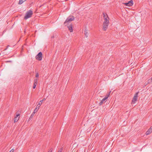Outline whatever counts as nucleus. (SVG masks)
<instances>
[{
  "instance_id": "f03ea898",
  "label": "nucleus",
  "mask_w": 152,
  "mask_h": 152,
  "mask_svg": "<svg viewBox=\"0 0 152 152\" xmlns=\"http://www.w3.org/2000/svg\"><path fill=\"white\" fill-rule=\"evenodd\" d=\"M74 20V18L73 16H70L68 17L66 20V21L64 22V23L66 25V23L69 24L71 21Z\"/></svg>"
},
{
  "instance_id": "0eeeda50",
  "label": "nucleus",
  "mask_w": 152,
  "mask_h": 152,
  "mask_svg": "<svg viewBox=\"0 0 152 152\" xmlns=\"http://www.w3.org/2000/svg\"><path fill=\"white\" fill-rule=\"evenodd\" d=\"M133 1L132 0H131L129 1L128 2L126 3H124V4L126 6H131L133 4Z\"/></svg>"
},
{
  "instance_id": "4be33fe9",
  "label": "nucleus",
  "mask_w": 152,
  "mask_h": 152,
  "mask_svg": "<svg viewBox=\"0 0 152 152\" xmlns=\"http://www.w3.org/2000/svg\"><path fill=\"white\" fill-rule=\"evenodd\" d=\"M36 85H33V88L34 89H35L36 88Z\"/></svg>"
},
{
  "instance_id": "a878e982",
  "label": "nucleus",
  "mask_w": 152,
  "mask_h": 152,
  "mask_svg": "<svg viewBox=\"0 0 152 152\" xmlns=\"http://www.w3.org/2000/svg\"><path fill=\"white\" fill-rule=\"evenodd\" d=\"M106 15L103 16V17H104V18H106Z\"/></svg>"
},
{
  "instance_id": "bb28decb",
  "label": "nucleus",
  "mask_w": 152,
  "mask_h": 152,
  "mask_svg": "<svg viewBox=\"0 0 152 152\" xmlns=\"http://www.w3.org/2000/svg\"><path fill=\"white\" fill-rule=\"evenodd\" d=\"M103 16L105 15V14L104 12L103 13Z\"/></svg>"
},
{
  "instance_id": "b1692460",
  "label": "nucleus",
  "mask_w": 152,
  "mask_h": 152,
  "mask_svg": "<svg viewBox=\"0 0 152 152\" xmlns=\"http://www.w3.org/2000/svg\"><path fill=\"white\" fill-rule=\"evenodd\" d=\"M14 151V149H12L10 151V152H13Z\"/></svg>"
},
{
  "instance_id": "cd10ccee",
  "label": "nucleus",
  "mask_w": 152,
  "mask_h": 152,
  "mask_svg": "<svg viewBox=\"0 0 152 152\" xmlns=\"http://www.w3.org/2000/svg\"><path fill=\"white\" fill-rule=\"evenodd\" d=\"M9 152H10V151Z\"/></svg>"
},
{
  "instance_id": "dca6fc26",
  "label": "nucleus",
  "mask_w": 152,
  "mask_h": 152,
  "mask_svg": "<svg viewBox=\"0 0 152 152\" xmlns=\"http://www.w3.org/2000/svg\"><path fill=\"white\" fill-rule=\"evenodd\" d=\"M69 30L70 31V32H72L73 31V29L72 26H69L68 27Z\"/></svg>"
},
{
  "instance_id": "9d476101",
  "label": "nucleus",
  "mask_w": 152,
  "mask_h": 152,
  "mask_svg": "<svg viewBox=\"0 0 152 152\" xmlns=\"http://www.w3.org/2000/svg\"><path fill=\"white\" fill-rule=\"evenodd\" d=\"M152 132V129L150 127L146 132L145 134L147 135H148L151 134Z\"/></svg>"
},
{
  "instance_id": "2eb2a0df",
  "label": "nucleus",
  "mask_w": 152,
  "mask_h": 152,
  "mask_svg": "<svg viewBox=\"0 0 152 152\" xmlns=\"http://www.w3.org/2000/svg\"><path fill=\"white\" fill-rule=\"evenodd\" d=\"M26 0H20L18 4H21L23 2L26 1Z\"/></svg>"
},
{
  "instance_id": "5701e85b",
  "label": "nucleus",
  "mask_w": 152,
  "mask_h": 152,
  "mask_svg": "<svg viewBox=\"0 0 152 152\" xmlns=\"http://www.w3.org/2000/svg\"><path fill=\"white\" fill-rule=\"evenodd\" d=\"M37 82H34V85H37Z\"/></svg>"
},
{
  "instance_id": "a211bd4d",
  "label": "nucleus",
  "mask_w": 152,
  "mask_h": 152,
  "mask_svg": "<svg viewBox=\"0 0 152 152\" xmlns=\"http://www.w3.org/2000/svg\"><path fill=\"white\" fill-rule=\"evenodd\" d=\"M36 77H39V74L38 73H37L35 75Z\"/></svg>"
},
{
  "instance_id": "6ab92c4d",
  "label": "nucleus",
  "mask_w": 152,
  "mask_h": 152,
  "mask_svg": "<svg viewBox=\"0 0 152 152\" xmlns=\"http://www.w3.org/2000/svg\"><path fill=\"white\" fill-rule=\"evenodd\" d=\"M53 150V149L52 148H51L50 149L49 151L48 152H52Z\"/></svg>"
},
{
  "instance_id": "f257e3e1",
  "label": "nucleus",
  "mask_w": 152,
  "mask_h": 152,
  "mask_svg": "<svg viewBox=\"0 0 152 152\" xmlns=\"http://www.w3.org/2000/svg\"><path fill=\"white\" fill-rule=\"evenodd\" d=\"M33 14V11L32 10H30L28 11L25 14V15L24 17V19L26 20L31 18L32 15Z\"/></svg>"
},
{
  "instance_id": "4468645a",
  "label": "nucleus",
  "mask_w": 152,
  "mask_h": 152,
  "mask_svg": "<svg viewBox=\"0 0 152 152\" xmlns=\"http://www.w3.org/2000/svg\"><path fill=\"white\" fill-rule=\"evenodd\" d=\"M152 82V80L150 79H148L147 81V83L146 82L145 84H146V85H147L148 84L150 83H151Z\"/></svg>"
},
{
  "instance_id": "1a4fd4ad",
  "label": "nucleus",
  "mask_w": 152,
  "mask_h": 152,
  "mask_svg": "<svg viewBox=\"0 0 152 152\" xmlns=\"http://www.w3.org/2000/svg\"><path fill=\"white\" fill-rule=\"evenodd\" d=\"M20 116V114H18L16 115L15 117L14 120V122L15 123L18 121L19 119V117H18V116Z\"/></svg>"
},
{
  "instance_id": "20e7f679",
  "label": "nucleus",
  "mask_w": 152,
  "mask_h": 152,
  "mask_svg": "<svg viewBox=\"0 0 152 152\" xmlns=\"http://www.w3.org/2000/svg\"><path fill=\"white\" fill-rule=\"evenodd\" d=\"M139 92H138L136 93L135 94L132 101V103L134 104L136 102L137 100V97L138 96V94Z\"/></svg>"
},
{
  "instance_id": "393cba45",
  "label": "nucleus",
  "mask_w": 152,
  "mask_h": 152,
  "mask_svg": "<svg viewBox=\"0 0 152 152\" xmlns=\"http://www.w3.org/2000/svg\"><path fill=\"white\" fill-rule=\"evenodd\" d=\"M6 62H12V61H6Z\"/></svg>"
},
{
  "instance_id": "f8f14e48",
  "label": "nucleus",
  "mask_w": 152,
  "mask_h": 152,
  "mask_svg": "<svg viewBox=\"0 0 152 152\" xmlns=\"http://www.w3.org/2000/svg\"><path fill=\"white\" fill-rule=\"evenodd\" d=\"M85 35L86 36V37H88V30L87 29V28H85Z\"/></svg>"
},
{
  "instance_id": "423d86ee",
  "label": "nucleus",
  "mask_w": 152,
  "mask_h": 152,
  "mask_svg": "<svg viewBox=\"0 0 152 152\" xmlns=\"http://www.w3.org/2000/svg\"><path fill=\"white\" fill-rule=\"evenodd\" d=\"M109 23L103 22V29L104 31H106L108 27Z\"/></svg>"
},
{
  "instance_id": "412c9836",
  "label": "nucleus",
  "mask_w": 152,
  "mask_h": 152,
  "mask_svg": "<svg viewBox=\"0 0 152 152\" xmlns=\"http://www.w3.org/2000/svg\"><path fill=\"white\" fill-rule=\"evenodd\" d=\"M111 91H110L109 93H108V94H107V96L106 97H107V98H108V97H109L110 94V93L111 92Z\"/></svg>"
},
{
  "instance_id": "aec40b11",
  "label": "nucleus",
  "mask_w": 152,
  "mask_h": 152,
  "mask_svg": "<svg viewBox=\"0 0 152 152\" xmlns=\"http://www.w3.org/2000/svg\"><path fill=\"white\" fill-rule=\"evenodd\" d=\"M34 82H37V79L35 78L34 80Z\"/></svg>"
},
{
  "instance_id": "39448f33",
  "label": "nucleus",
  "mask_w": 152,
  "mask_h": 152,
  "mask_svg": "<svg viewBox=\"0 0 152 152\" xmlns=\"http://www.w3.org/2000/svg\"><path fill=\"white\" fill-rule=\"evenodd\" d=\"M39 107H40L39 106H38V105L36 107L34 110V111L33 112V113L31 115L30 117V118H29V119H31L33 117L34 115V114L37 111L38 109H39Z\"/></svg>"
},
{
  "instance_id": "9b49d317",
  "label": "nucleus",
  "mask_w": 152,
  "mask_h": 152,
  "mask_svg": "<svg viewBox=\"0 0 152 152\" xmlns=\"http://www.w3.org/2000/svg\"><path fill=\"white\" fill-rule=\"evenodd\" d=\"M104 22L107 23H109V18L108 17L107 15L106 18H104Z\"/></svg>"
},
{
  "instance_id": "7ed1b4c3",
  "label": "nucleus",
  "mask_w": 152,
  "mask_h": 152,
  "mask_svg": "<svg viewBox=\"0 0 152 152\" xmlns=\"http://www.w3.org/2000/svg\"><path fill=\"white\" fill-rule=\"evenodd\" d=\"M35 58L38 61H41L42 58V52H40L36 56Z\"/></svg>"
},
{
  "instance_id": "6e6552de",
  "label": "nucleus",
  "mask_w": 152,
  "mask_h": 152,
  "mask_svg": "<svg viewBox=\"0 0 152 152\" xmlns=\"http://www.w3.org/2000/svg\"><path fill=\"white\" fill-rule=\"evenodd\" d=\"M107 99V97H105L104 98L102 101L100 102L99 103V105H101L103 103H105L106 102V100Z\"/></svg>"
},
{
  "instance_id": "ddd939ff",
  "label": "nucleus",
  "mask_w": 152,
  "mask_h": 152,
  "mask_svg": "<svg viewBox=\"0 0 152 152\" xmlns=\"http://www.w3.org/2000/svg\"><path fill=\"white\" fill-rule=\"evenodd\" d=\"M46 100V99L45 98H44L42 100H41L40 101L39 103H38V105H41L42 102H43V101H44V100Z\"/></svg>"
},
{
  "instance_id": "f3484780",
  "label": "nucleus",
  "mask_w": 152,
  "mask_h": 152,
  "mask_svg": "<svg viewBox=\"0 0 152 152\" xmlns=\"http://www.w3.org/2000/svg\"><path fill=\"white\" fill-rule=\"evenodd\" d=\"M63 149V147L61 146V148H60L58 151V152H62Z\"/></svg>"
}]
</instances>
